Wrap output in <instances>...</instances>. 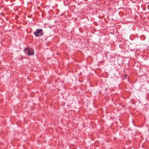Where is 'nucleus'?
Here are the masks:
<instances>
[{
    "instance_id": "nucleus-1",
    "label": "nucleus",
    "mask_w": 149,
    "mask_h": 149,
    "mask_svg": "<svg viewBox=\"0 0 149 149\" xmlns=\"http://www.w3.org/2000/svg\"><path fill=\"white\" fill-rule=\"evenodd\" d=\"M24 53L28 56H32L34 54L33 49L29 48H26L24 50Z\"/></svg>"
},
{
    "instance_id": "nucleus-2",
    "label": "nucleus",
    "mask_w": 149,
    "mask_h": 149,
    "mask_svg": "<svg viewBox=\"0 0 149 149\" xmlns=\"http://www.w3.org/2000/svg\"><path fill=\"white\" fill-rule=\"evenodd\" d=\"M42 32V29H36V31L34 32V34L36 37H38L43 36Z\"/></svg>"
}]
</instances>
